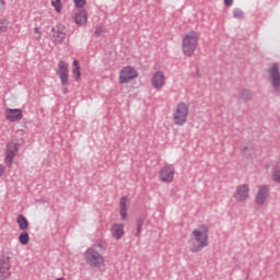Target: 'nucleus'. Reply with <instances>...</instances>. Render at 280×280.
<instances>
[{
    "instance_id": "nucleus-14",
    "label": "nucleus",
    "mask_w": 280,
    "mask_h": 280,
    "mask_svg": "<svg viewBox=\"0 0 280 280\" xmlns=\"http://www.w3.org/2000/svg\"><path fill=\"white\" fill-rule=\"evenodd\" d=\"M268 196H270V187L264 185L258 187V192L255 197L256 205H264L266 200H268Z\"/></svg>"
},
{
    "instance_id": "nucleus-1",
    "label": "nucleus",
    "mask_w": 280,
    "mask_h": 280,
    "mask_svg": "<svg viewBox=\"0 0 280 280\" xmlns=\"http://www.w3.org/2000/svg\"><path fill=\"white\" fill-rule=\"evenodd\" d=\"M200 229L203 230H194L191 235L194 238L189 241L190 253H200L203 248L209 246V228L207 225H200Z\"/></svg>"
},
{
    "instance_id": "nucleus-23",
    "label": "nucleus",
    "mask_w": 280,
    "mask_h": 280,
    "mask_svg": "<svg viewBox=\"0 0 280 280\" xmlns=\"http://www.w3.org/2000/svg\"><path fill=\"white\" fill-rule=\"evenodd\" d=\"M90 248H94V250H97V253H100L101 255H102V253H104L106 250V247L104 246V243H102V242L94 244Z\"/></svg>"
},
{
    "instance_id": "nucleus-2",
    "label": "nucleus",
    "mask_w": 280,
    "mask_h": 280,
    "mask_svg": "<svg viewBox=\"0 0 280 280\" xmlns=\"http://www.w3.org/2000/svg\"><path fill=\"white\" fill-rule=\"evenodd\" d=\"M198 40H200V34L196 31H191L189 34L183 36L182 51L187 58H191L196 49H198Z\"/></svg>"
},
{
    "instance_id": "nucleus-5",
    "label": "nucleus",
    "mask_w": 280,
    "mask_h": 280,
    "mask_svg": "<svg viewBox=\"0 0 280 280\" xmlns=\"http://www.w3.org/2000/svg\"><path fill=\"white\" fill-rule=\"evenodd\" d=\"M85 261L91 268H101L104 266V256L100 254L95 248H88L84 253Z\"/></svg>"
},
{
    "instance_id": "nucleus-10",
    "label": "nucleus",
    "mask_w": 280,
    "mask_h": 280,
    "mask_svg": "<svg viewBox=\"0 0 280 280\" xmlns=\"http://www.w3.org/2000/svg\"><path fill=\"white\" fill-rule=\"evenodd\" d=\"M51 38L54 43H65V38H67V26H65L63 24H57L51 28Z\"/></svg>"
},
{
    "instance_id": "nucleus-12",
    "label": "nucleus",
    "mask_w": 280,
    "mask_h": 280,
    "mask_svg": "<svg viewBox=\"0 0 280 280\" xmlns=\"http://www.w3.org/2000/svg\"><path fill=\"white\" fill-rule=\"evenodd\" d=\"M249 194H250V189L248 188V185L242 184L236 187L234 198L235 200H237V202H244L248 200Z\"/></svg>"
},
{
    "instance_id": "nucleus-11",
    "label": "nucleus",
    "mask_w": 280,
    "mask_h": 280,
    "mask_svg": "<svg viewBox=\"0 0 280 280\" xmlns=\"http://www.w3.org/2000/svg\"><path fill=\"white\" fill-rule=\"evenodd\" d=\"M57 75H59L62 86H69V63L59 61Z\"/></svg>"
},
{
    "instance_id": "nucleus-24",
    "label": "nucleus",
    "mask_w": 280,
    "mask_h": 280,
    "mask_svg": "<svg viewBox=\"0 0 280 280\" xmlns=\"http://www.w3.org/2000/svg\"><path fill=\"white\" fill-rule=\"evenodd\" d=\"M253 97V94H250V91L248 90H243L241 92V98L244 101V102H248V100H250Z\"/></svg>"
},
{
    "instance_id": "nucleus-32",
    "label": "nucleus",
    "mask_w": 280,
    "mask_h": 280,
    "mask_svg": "<svg viewBox=\"0 0 280 280\" xmlns=\"http://www.w3.org/2000/svg\"><path fill=\"white\" fill-rule=\"evenodd\" d=\"M4 174H5V166L0 164V177L4 176Z\"/></svg>"
},
{
    "instance_id": "nucleus-20",
    "label": "nucleus",
    "mask_w": 280,
    "mask_h": 280,
    "mask_svg": "<svg viewBox=\"0 0 280 280\" xmlns=\"http://www.w3.org/2000/svg\"><path fill=\"white\" fill-rule=\"evenodd\" d=\"M271 178L275 183H279L280 184V166H273L271 168Z\"/></svg>"
},
{
    "instance_id": "nucleus-4",
    "label": "nucleus",
    "mask_w": 280,
    "mask_h": 280,
    "mask_svg": "<svg viewBox=\"0 0 280 280\" xmlns=\"http://www.w3.org/2000/svg\"><path fill=\"white\" fill-rule=\"evenodd\" d=\"M189 106L185 102L178 103L173 114V121L175 126H185V124H187Z\"/></svg>"
},
{
    "instance_id": "nucleus-33",
    "label": "nucleus",
    "mask_w": 280,
    "mask_h": 280,
    "mask_svg": "<svg viewBox=\"0 0 280 280\" xmlns=\"http://www.w3.org/2000/svg\"><path fill=\"white\" fill-rule=\"evenodd\" d=\"M248 150H250L248 147H245V148L243 149V154H244V156H250V154H248Z\"/></svg>"
},
{
    "instance_id": "nucleus-31",
    "label": "nucleus",
    "mask_w": 280,
    "mask_h": 280,
    "mask_svg": "<svg viewBox=\"0 0 280 280\" xmlns=\"http://www.w3.org/2000/svg\"><path fill=\"white\" fill-rule=\"evenodd\" d=\"M224 5H226V8H231V5H233V0H224Z\"/></svg>"
},
{
    "instance_id": "nucleus-18",
    "label": "nucleus",
    "mask_w": 280,
    "mask_h": 280,
    "mask_svg": "<svg viewBox=\"0 0 280 280\" xmlns=\"http://www.w3.org/2000/svg\"><path fill=\"white\" fill-rule=\"evenodd\" d=\"M86 21H89V15L85 10L75 13L74 23H77V25H86Z\"/></svg>"
},
{
    "instance_id": "nucleus-30",
    "label": "nucleus",
    "mask_w": 280,
    "mask_h": 280,
    "mask_svg": "<svg viewBox=\"0 0 280 280\" xmlns=\"http://www.w3.org/2000/svg\"><path fill=\"white\" fill-rule=\"evenodd\" d=\"M0 32H8V25L5 21H0Z\"/></svg>"
},
{
    "instance_id": "nucleus-17",
    "label": "nucleus",
    "mask_w": 280,
    "mask_h": 280,
    "mask_svg": "<svg viewBox=\"0 0 280 280\" xmlns=\"http://www.w3.org/2000/svg\"><path fill=\"white\" fill-rule=\"evenodd\" d=\"M120 207V218L121 220H127L128 218V197L122 196L119 201Z\"/></svg>"
},
{
    "instance_id": "nucleus-26",
    "label": "nucleus",
    "mask_w": 280,
    "mask_h": 280,
    "mask_svg": "<svg viewBox=\"0 0 280 280\" xmlns=\"http://www.w3.org/2000/svg\"><path fill=\"white\" fill-rule=\"evenodd\" d=\"M233 16L234 19H243L244 12L241 11V9L236 8L233 10Z\"/></svg>"
},
{
    "instance_id": "nucleus-19",
    "label": "nucleus",
    "mask_w": 280,
    "mask_h": 280,
    "mask_svg": "<svg viewBox=\"0 0 280 280\" xmlns=\"http://www.w3.org/2000/svg\"><path fill=\"white\" fill-rule=\"evenodd\" d=\"M18 224L21 231H27L30 226V222L27 221V218H25V215L23 214L18 215Z\"/></svg>"
},
{
    "instance_id": "nucleus-25",
    "label": "nucleus",
    "mask_w": 280,
    "mask_h": 280,
    "mask_svg": "<svg viewBox=\"0 0 280 280\" xmlns=\"http://www.w3.org/2000/svg\"><path fill=\"white\" fill-rule=\"evenodd\" d=\"M72 73L73 75H77V80H80V66H78V60L73 61Z\"/></svg>"
},
{
    "instance_id": "nucleus-6",
    "label": "nucleus",
    "mask_w": 280,
    "mask_h": 280,
    "mask_svg": "<svg viewBox=\"0 0 280 280\" xmlns=\"http://www.w3.org/2000/svg\"><path fill=\"white\" fill-rule=\"evenodd\" d=\"M268 81L270 82L273 91L280 93V70L279 63L275 62L270 68L267 69Z\"/></svg>"
},
{
    "instance_id": "nucleus-8",
    "label": "nucleus",
    "mask_w": 280,
    "mask_h": 280,
    "mask_svg": "<svg viewBox=\"0 0 280 280\" xmlns=\"http://www.w3.org/2000/svg\"><path fill=\"white\" fill-rule=\"evenodd\" d=\"M12 260L11 253L2 254L0 258V280H8L10 279V261Z\"/></svg>"
},
{
    "instance_id": "nucleus-21",
    "label": "nucleus",
    "mask_w": 280,
    "mask_h": 280,
    "mask_svg": "<svg viewBox=\"0 0 280 280\" xmlns=\"http://www.w3.org/2000/svg\"><path fill=\"white\" fill-rule=\"evenodd\" d=\"M19 242L22 246H27V244H30V234L27 232H22L19 236Z\"/></svg>"
},
{
    "instance_id": "nucleus-37",
    "label": "nucleus",
    "mask_w": 280,
    "mask_h": 280,
    "mask_svg": "<svg viewBox=\"0 0 280 280\" xmlns=\"http://www.w3.org/2000/svg\"><path fill=\"white\" fill-rule=\"evenodd\" d=\"M197 75H200V71L199 70H197Z\"/></svg>"
},
{
    "instance_id": "nucleus-15",
    "label": "nucleus",
    "mask_w": 280,
    "mask_h": 280,
    "mask_svg": "<svg viewBox=\"0 0 280 280\" xmlns=\"http://www.w3.org/2000/svg\"><path fill=\"white\" fill-rule=\"evenodd\" d=\"M7 119H9V121H21V119H23V110H21L20 108H9L7 110Z\"/></svg>"
},
{
    "instance_id": "nucleus-34",
    "label": "nucleus",
    "mask_w": 280,
    "mask_h": 280,
    "mask_svg": "<svg viewBox=\"0 0 280 280\" xmlns=\"http://www.w3.org/2000/svg\"><path fill=\"white\" fill-rule=\"evenodd\" d=\"M34 32H35V34L38 35V36H37V40H38V38H40V30H39L38 27H35V28H34Z\"/></svg>"
},
{
    "instance_id": "nucleus-9",
    "label": "nucleus",
    "mask_w": 280,
    "mask_h": 280,
    "mask_svg": "<svg viewBox=\"0 0 280 280\" xmlns=\"http://www.w3.org/2000/svg\"><path fill=\"white\" fill-rule=\"evenodd\" d=\"M175 174L176 168L174 164H165L159 172V178L162 183H172Z\"/></svg>"
},
{
    "instance_id": "nucleus-27",
    "label": "nucleus",
    "mask_w": 280,
    "mask_h": 280,
    "mask_svg": "<svg viewBox=\"0 0 280 280\" xmlns=\"http://www.w3.org/2000/svg\"><path fill=\"white\" fill-rule=\"evenodd\" d=\"M51 5L55 8L56 12H60L62 7L60 5V0H51Z\"/></svg>"
},
{
    "instance_id": "nucleus-36",
    "label": "nucleus",
    "mask_w": 280,
    "mask_h": 280,
    "mask_svg": "<svg viewBox=\"0 0 280 280\" xmlns=\"http://www.w3.org/2000/svg\"><path fill=\"white\" fill-rule=\"evenodd\" d=\"M62 93H63L65 95H67V93H69V89L63 88V89H62Z\"/></svg>"
},
{
    "instance_id": "nucleus-29",
    "label": "nucleus",
    "mask_w": 280,
    "mask_h": 280,
    "mask_svg": "<svg viewBox=\"0 0 280 280\" xmlns=\"http://www.w3.org/2000/svg\"><path fill=\"white\" fill-rule=\"evenodd\" d=\"M103 32H104V28L102 26H96V28H95V36L96 37L102 36Z\"/></svg>"
},
{
    "instance_id": "nucleus-13",
    "label": "nucleus",
    "mask_w": 280,
    "mask_h": 280,
    "mask_svg": "<svg viewBox=\"0 0 280 280\" xmlns=\"http://www.w3.org/2000/svg\"><path fill=\"white\" fill-rule=\"evenodd\" d=\"M151 84L156 91H161L165 86V73L163 71H156L151 79Z\"/></svg>"
},
{
    "instance_id": "nucleus-3",
    "label": "nucleus",
    "mask_w": 280,
    "mask_h": 280,
    "mask_svg": "<svg viewBox=\"0 0 280 280\" xmlns=\"http://www.w3.org/2000/svg\"><path fill=\"white\" fill-rule=\"evenodd\" d=\"M23 139L11 140L10 142H8L4 161L9 167H12V163L14 161V158L16 156V152H19L21 148H23Z\"/></svg>"
},
{
    "instance_id": "nucleus-7",
    "label": "nucleus",
    "mask_w": 280,
    "mask_h": 280,
    "mask_svg": "<svg viewBox=\"0 0 280 280\" xmlns=\"http://www.w3.org/2000/svg\"><path fill=\"white\" fill-rule=\"evenodd\" d=\"M139 78V72L132 66H126L120 70L119 73V84H128L132 80Z\"/></svg>"
},
{
    "instance_id": "nucleus-28",
    "label": "nucleus",
    "mask_w": 280,
    "mask_h": 280,
    "mask_svg": "<svg viewBox=\"0 0 280 280\" xmlns=\"http://www.w3.org/2000/svg\"><path fill=\"white\" fill-rule=\"evenodd\" d=\"M75 8H82L86 4V0H74Z\"/></svg>"
},
{
    "instance_id": "nucleus-22",
    "label": "nucleus",
    "mask_w": 280,
    "mask_h": 280,
    "mask_svg": "<svg viewBox=\"0 0 280 280\" xmlns=\"http://www.w3.org/2000/svg\"><path fill=\"white\" fill-rule=\"evenodd\" d=\"M137 232L136 237H141V232L143 231V219H138L136 222Z\"/></svg>"
},
{
    "instance_id": "nucleus-16",
    "label": "nucleus",
    "mask_w": 280,
    "mask_h": 280,
    "mask_svg": "<svg viewBox=\"0 0 280 280\" xmlns=\"http://www.w3.org/2000/svg\"><path fill=\"white\" fill-rule=\"evenodd\" d=\"M110 233L114 240H121L126 234L124 231V224L115 223L110 229Z\"/></svg>"
},
{
    "instance_id": "nucleus-35",
    "label": "nucleus",
    "mask_w": 280,
    "mask_h": 280,
    "mask_svg": "<svg viewBox=\"0 0 280 280\" xmlns=\"http://www.w3.org/2000/svg\"><path fill=\"white\" fill-rule=\"evenodd\" d=\"M5 7V0H0V11Z\"/></svg>"
}]
</instances>
